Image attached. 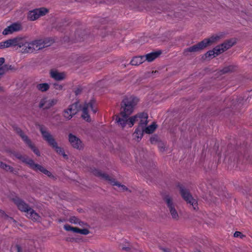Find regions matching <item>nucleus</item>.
Returning <instances> with one entry per match:
<instances>
[{"instance_id": "nucleus-1", "label": "nucleus", "mask_w": 252, "mask_h": 252, "mask_svg": "<svg viewBox=\"0 0 252 252\" xmlns=\"http://www.w3.org/2000/svg\"><path fill=\"white\" fill-rule=\"evenodd\" d=\"M139 100L137 97L133 95L127 96L123 100L120 115L116 116V122L122 128L125 127L128 124V116L133 111Z\"/></svg>"}, {"instance_id": "nucleus-2", "label": "nucleus", "mask_w": 252, "mask_h": 252, "mask_svg": "<svg viewBox=\"0 0 252 252\" xmlns=\"http://www.w3.org/2000/svg\"><path fill=\"white\" fill-rule=\"evenodd\" d=\"M51 41L46 39H35L28 42L26 37V43L23 44L21 52L23 53H34L38 51L49 46L51 44Z\"/></svg>"}, {"instance_id": "nucleus-3", "label": "nucleus", "mask_w": 252, "mask_h": 252, "mask_svg": "<svg viewBox=\"0 0 252 252\" xmlns=\"http://www.w3.org/2000/svg\"><path fill=\"white\" fill-rule=\"evenodd\" d=\"M40 130L43 139L48 144L51 146L58 154L62 155L64 158H67V156L65 154L63 149L58 146L57 142L50 133L46 131L42 127H40Z\"/></svg>"}, {"instance_id": "nucleus-4", "label": "nucleus", "mask_w": 252, "mask_h": 252, "mask_svg": "<svg viewBox=\"0 0 252 252\" xmlns=\"http://www.w3.org/2000/svg\"><path fill=\"white\" fill-rule=\"evenodd\" d=\"M236 41L235 39L228 40L220 45L217 46L213 50L209 51L206 54V57L214 58L216 56L223 53L232 47Z\"/></svg>"}, {"instance_id": "nucleus-5", "label": "nucleus", "mask_w": 252, "mask_h": 252, "mask_svg": "<svg viewBox=\"0 0 252 252\" xmlns=\"http://www.w3.org/2000/svg\"><path fill=\"white\" fill-rule=\"evenodd\" d=\"M25 43V36H17L0 42V49L12 47L19 48L21 51L23 44Z\"/></svg>"}, {"instance_id": "nucleus-6", "label": "nucleus", "mask_w": 252, "mask_h": 252, "mask_svg": "<svg viewBox=\"0 0 252 252\" xmlns=\"http://www.w3.org/2000/svg\"><path fill=\"white\" fill-rule=\"evenodd\" d=\"M221 38V35H216L210 37L209 38L204 39L203 41L188 48L187 51L190 52L199 51L207 46L212 44L218 41Z\"/></svg>"}, {"instance_id": "nucleus-7", "label": "nucleus", "mask_w": 252, "mask_h": 252, "mask_svg": "<svg viewBox=\"0 0 252 252\" xmlns=\"http://www.w3.org/2000/svg\"><path fill=\"white\" fill-rule=\"evenodd\" d=\"M82 118L87 122L91 121L90 114L91 113L95 114L97 112L95 102L92 99L89 102H86L83 105L82 108Z\"/></svg>"}, {"instance_id": "nucleus-8", "label": "nucleus", "mask_w": 252, "mask_h": 252, "mask_svg": "<svg viewBox=\"0 0 252 252\" xmlns=\"http://www.w3.org/2000/svg\"><path fill=\"white\" fill-rule=\"evenodd\" d=\"M148 115L145 113H141L129 118V123L127 125L128 127H132L136 122H139L140 128H144L148 123Z\"/></svg>"}, {"instance_id": "nucleus-9", "label": "nucleus", "mask_w": 252, "mask_h": 252, "mask_svg": "<svg viewBox=\"0 0 252 252\" xmlns=\"http://www.w3.org/2000/svg\"><path fill=\"white\" fill-rule=\"evenodd\" d=\"M164 201L166 203L168 210L172 218L175 220H179V216L177 211V207L173 202L172 198L168 196L165 197Z\"/></svg>"}, {"instance_id": "nucleus-10", "label": "nucleus", "mask_w": 252, "mask_h": 252, "mask_svg": "<svg viewBox=\"0 0 252 252\" xmlns=\"http://www.w3.org/2000/svg\"><path fill=\"white\" fill-rule=\"evenodd\" d=\"M180 193L184 200L188 203L192 205L194 210L197 208V202L196 200L192 197L186 189L183 187H180Z\"/></svg>"}, {"instance_id": "nucleus-11", "label": "nucleus", "mask_w": 252, "mask_h": 252, "mask_svg": "<svg viewBox=\"0 0 252 252\" xmlns=\"http://www.w3.org/2000/svg\"><path fill=\"white\" fill-rule=\"evenodd\" d=\"M48 12V10L44 7L35 9L29 11L28 15V19L30 21H34L41 16L45 15Z\"/></svg>"}, {"instance_id": "nucleus-12", "label": "nucleus", "mask_w": 252, "mask_h": 252, "mask_svg": "<svg viewBox=\"0 0 252 252\" xmlns=\"http://www.w3.org/2000/svg\"><path fill=\"white\" fill-rule=\"evenodd\" d=\"M79 104L78 102H75L70 105L68 107L65 109L63 111V117L67 120L71 119L74 115H75L79 110Z\"/></svg>"}, {"instance_id": "nucleus-13", "label": "nucleus", "mask_w": 252, "mask_h": 252, "mask_svg": "<svg viewBox=\"0 0 252 252\" xmlns=\"http://www.w3.org/2000/svg\"><path fill=\"white\" fill-rule=\"evenodd\" d=\"M17 133L21 137L24 142L33 151V152L38 156H40V152L34 146L31 140L25 135L20 129H16Z\"/></svg>"}, {"instance_id": "nucleus-14", "label": "nucleus", "mask_w": 252, "mask_h": 252, "mask_svg": "<svg viewBox=\"0 0 252 252\" xmlns=\"http://www.w3.org/2000/svg\"><path fill=\"white\" fill-rule=\"evenodd\" d=\"M68 140L71 146L77 150H82L84 148V144L81 139L76 135L70 133L68 135Z\"/></svg>"}, {"instance_id": "nucleus-15", "label": "nucleus", "mask_w": 252, "mask_h": 252, "mask_svg": "<svg viewBox=\"0 0 252 252\" xmlns=\"http://www.w3.org/2000/svg\"><path fill=\"white\" fill-rule=\"evenodd\" d=\"M22 29V26L21 23H14L4 29L2 32V34L4 35L11 34L15 32L21 31Z\"/></svg>"}, {"instance_id": "nucleus-16", "label": "nucleus", "mask_w": 252, "mask_h": 252, "mask_svg": "<svg viewBox=\"0 0 252 252\" xmlns=\"http://www.w3.org/2000/svg\"><path fill=\"white\" fill-rule=\"evenodd\" d=\"M57 102L58 100L55 98H43L40 100L39 107L43 109H48L56 105Z\"/></svg>"}, {"instance_id": "nucleus-17", "label": "nucleus", "mask_w": 252, "mask_h": 252, "mask_svg": "<svg viewBox=\"0 0 252 252\" xmlns=\"http://www.w3.org/2000/svg\"><path fill=\"white\" fill-rule=\"evenodd\" d=\"M28 165L32 169L35 171H40L49 177L52 175V174L50 171H48L42 166L38 164H35L32 159L28 161Z\"/></svg>"}, {"instance_id": "nucleus-18", "label": "nucleus", "mask_w": 252, "mask_h": 252, "mask_svg": "<svg viewBox=\"0 0 252 252\" xmlns=\"http://www.w3.org/2000/svg\"><path fill=\"white\" fill-rule=\"evenodd\" d=\"M28 165L32 169L35 171H40L49 177L52 175V174L50 171H48L42 166L38 164H35L32 159L28 161Z\"/></svg>"}, {"instance_id": "nucleus-19", "label": "nucleus", "mask_w": 252, "mask_h": 252, "mask_svg": "<svg viewBox=\"0 0 252 252\" xmlns=\"http://www.w3.org/2000/svg\"><path fill=\"white\" fill-rule=\"evenodd\" d=\"M28 165L32 169L35 171H40L49 177L52 175V174L50 171H48L42 166L38 164H35L32 159L28 161Z\"/></svg>"}, {"instance_id": "nucleus-20", "label": "nucleus", "mask_w": 252, "mask_h": 252, "mask_svg": "<svg viewBox=\"0 0 252 252\" xmlns=\"http://www.w3.org/2000/svg\"><path fill=\"white\" fill-rule=\"evenodd\" d=\"M98 175L102 176L103 178L108 180L112 185L117 186L118 187V189L120 191H125L127 190L128 189L125 186L121 185L107 175L98 172Z\"/></svg>"}, {"instance_id": "nucleus-21", "label": "nucleus", "mask_w": 252, "mask_h": 252, "mask_svg": "<svg viewBox=\"0 0 252 252\" xmlns=\"http://www.w3.org/2000/svg\"><path fill=\"white\" fill-rule=\"evenodd\" d=\"M12 200L18 209L22 212L26 213L31 208L24 201L17 197L12 198Z\"/></svg>"}, {"instance_id": "nucleus-22", "label": "nucleus", "mask_w": 252, "mask_h": 252, "mask_svg": "<svg viewBox=\"0 0 252 252\" xmlns=\"http://www.w3.org/2000/svg\"><path fill=\"white\" fill-rule=\"evenodd\" d=\"M64 229L68 231H72L75 233H80L84 235H87L89 233V231L86 228L79 229L77 227H73L68 224H65L63 226Z\"/></svg>"}, {"instance_id": "nucleus-23", "label": "nucleus", "mask_w": 252, "mask_h": 252, "mask_svg": "<svg viewBox=\"0 0 252 252\" xmlns=\"http://www.w3.org/2000/svg\"><path fill=\"white\" fill-rule=\"evenodd\" d=\"M50 74L51 78L56 81H62L66 78V74L64 72H59L56 70H51Z\"/></svg>"}, {"instance_id": "nucleus-24", "label": "nucleus", "mask_w": 252, "mask_h": 252, "mask_svg": "<svg viewBox=\"0 0 252 252\" xmlns=\"http://www.w3.org/2000/svg\"><path fill=\"white\" fill-rule=\"evenodd\" d=\"M120 249L124 251L133 252L136 250L126 240H123L119 246Z\"/></svg>"}, {"instance_id": "nucleus-25", "label": "nucleus", "mask_w": 252, "mask_h": 252, "mask_svg": "<svg viewBox=\"0 0 252 252\" xmlns=\"http://www.w3.org/2000/svg\"><path fill=\"white\" fill-rule=\"evenodd\" d=\"M26 215L28 218L34 221H39L41 220L40 216L31 208L29 209Z\"/></svg>"}, {"instance_id": "nucleus-26", "label": "nucleus", "mask_w": 252, "mask_h": 252, "mask_svg": "<svg viewBox=\"0 0 252 252\" xmlns=\"http://www.w3.org/2000/svg\"><path fill=\"white\" fill-rule=\"evenodd\" d=\"M145 61V57L144 56L135 57L132 58L130 64L132 65H138Z\"/></svg>"}, {"instance_id": "nucleus-27", "label": "nucleus", "mask_w": 252, "mask_h": 252, "mask_svg": "<svg viewBox=\"0 0 252 252\" xmlns=\"http://www.w3.org/2000/svg\"><path fill=\"white\" fill-rule=\"evenodd\" d=\"M143 132H144V128L138 127L133 134L134 139L137 141L140 140L143 137Z\"/></svg>"}, {"instance_id": "nucleus-28", "label": "nucleus", "mask_w": 252, "mask_h": 252, "mask_svg": "<svg viewBox=\"0 0 252 252\" xmlns=\"http://www.w3.org/2000/svg\"><path fill=\"white\" fill-rule=\"evenodd\" d=\"M160 54V52H152L149 54H147L145 56H144L145 57V61H147L148 62H152L155 59H156Z\"/></svg>"}, {"instance_id": "nucleus-29", "label": "nucleus", "mask_w": 252, "mask_h": 252, "mask_svg": "<svg viewBox=\"0 0 252 252\" xmlns=\"http://www.w3.org/2000/svg\"><path fill=\"white\" fill-rule=\"evenodd\" d=\"M36 88L37 90L44 92L47 91L50 88V85L46 83H39L36 85Z\"/></svg>"}, {"instance_id": "nucleus-30", "label": "nucleus", "mask_w": 252, "mask_h": 252, "mask_svg": "<svg viewBox=\"0 0 252 252\" xmlns=\"http://www.w3.org/2000/svg\"><path fill=\"white\" fill-rule=\"evenodd\" d=\"M69 221L71 223L78 224L81 226H85L86 225V223L81 221L79 219L74 216L70 217L69 219Z\"/></svg>"}, {"instance_id": "nucleus-31", "label": "nucleus", "mask_w": 252, "mask_h": 252, "mask_svg": "<svg viewBox=\"0 0 252 252\" xmlns=\"http://www.w3.org/2000/svg\"><path fill=\"white\" fill-rule=\"evenodd\" d=\"M157 128V125L155 123H153L150 126L145 127L144 128V131L147 134H150L153 133Z\"/></svg>"}, {"instance_id": "nucleus-32", "label": "nucleus", "mask_w": 252, "mask_h": 252, "mask_svg": "<svg viewBox=\"0 0 252 252\" xmlns=\"http://www.w3.org/2000/svg\"><path fill=\"white\" fill-rule=\"evenodd\" d=\"M14 156L16 158L21 160L22 162L26 163L27 164H28V161L29 160H32V159L29 158L27 157H23L21 154L18 153L15 154Z\"/></svg>"}, {"instance_id": "nucleus-33", "label": "nucleus", "mask_w": 252, "mask_h": 252, "mask_svg": "<svg viewBox=\"0 0 252 252\" xmlns=\"http://www.w3.org/2000/svg\"><path fill=\"white\" fill-rule=\"evenodd\" d=\"M0 167L6 170V171H13V168L10 167L9 165H8L5 163H3L1 161H0Z\"/></svg>"}, {"instance_id": "nucleus-34", "label": "nucleus", "mask_w": 252, "mask_h": 252, "mask_svg": "<svg viewBox=\"0 0 252 252\" xmlns=\"http://www.w3.org/2000/svg\"><path fill=\"white\" fill-rule=\"evenodd\" d=\"M233 69H234V67L233 66H228L225 67L224 68H223L221 70V71L222 72V73H225L232 71L233 70Z\"/></svg>"}, {"instance_id": "nucleus-35", "label": "nucleus", "mask_w": 252, "mask_h": 252, "mask_svg": "<svg viewBox=\"0 0 252 252\" xmlns=\"http://www.w3.org/2000/svg\"><path fill=\"white\" fill-rule=\"evenodd\" d=\"M11 251L15 252H20L22 251L21 247L18 245H15L11 248Z\"/></svg>"}, {"instance_id": "nucleus-36", "label": "nucleus", "mask_w": 252, "mask_h": 252, "mask_svg": "<svg viewBox=\"0 0 252 252\" xmlns=\"http://www.w3.org/2000/svg\"><path fill=\"white\" fill-rule=\"evenodd\" d=\"M0 214L3 215L4 218L8 220L10 222H15V220L12 218L8 217L7 215H6L4 212L2 211H0Z\"/></svg>"}, {"instance_id": "nucleus-37", "label": "nucleus", "mask_w": 252, "mask_h": 252, "mask_svg": "<svg viewBox=\"0 0 252 252\" xmlns=\"http://www.w3.org/2000/svg\"><path fill=\"white\" fill-rule=\"evenodd\" d=\"M234 237L235 238H240L241 239H243L246 236L245 235H243L241 232L240 231H236L233 235Z\"/></svg>"}, {"instance_id": "nucleus-38", "label": "nucleus", "mask_w": 252, "mask_h": 252, "mask_svg": "<svg viewBox=\"0 0 252 252\" xmlns=\"http://www.w3.org/2000/svg\"><path fill=\"white\" fill-rule=\"evenodd\" d=\"M53 86L54 88L56 90L61 91L63 88V85L59 83H54Z\"/></svg>"}, {"instance_id": "nucleus-39", "label": "nucleus", "mask_w": 252, "mask_h": 252, "mask_svg": "<svg viewBox=\"0 0 252 252\" xmlns=\"http://www.w3.org/2000/svg\"><path fill=\"white\" fill-rule=\"evenodd\" d=\"M150 142L153 144H156L157 143L158 144V142H158V137L156 135H154V136H152L150 138Z\"/></svg>"}, {"instance_id": "nucleus-40", "label": "nucleus", "mask_w": 252, "mask_h": 252, "mask_svg": "<svg viewBox=\"0 0 252 252\" xmlns=\"http://www.w3.org/2000/svg\"><path fill=\"white\" fill-rule=\"evenodd\" d=\"M158 147L160 151L163 152L164 151L165 146V144L163 143H162L161 142H158Z\"/></svg>"}, {"instance_id": "nucleus-41", "label": "nucleus", "mask_w": 252, "mask_h": 252, "mask_svg": "<svg viewBox=\"0 0 252 252\" xmlns=\"http://www.w3.org/2000/svg\"><path fill=\"white\" fill-rule=\"evenodd\" d=\"M7 69V67L6 66H2L0 67V76L3 74Z\"/></svg>"}, {"instance_id": "nucleus-42", "label": "nucleus", "mask_w": 252, "mask_h": 252, "mask_svg": "<svg viewBox=\"0 0 252 252\" xmlns=\"http://www.w3.org/2000/svg\"><path fill=\"white\" fill-rule=\"evenodd\" d=\"M4 59L3 58H0V66L4 63Z\"/></svg>"}, {"instance_id": "nucleus-43", "label": "nucleus", "mask_w": 252, "mask_h": 252, "mask_svg": "<svg viewBox=\"0 0 252 252\" xmlns=\"http://www.w3.org/2000/svg\"><path fill=\"white\" fill-rule=\"evenodd\" d=\"M75 93H76V94H78V93H79V90H77V91H76Z\"/></svg>"}, {"instance_id": "nucleus-44", "label": "nucleus", "mask_w": 252, "mask_h": 252, "mask_svg": "<svg viewBox=\"0 0 252 252\" xmlns=\"http://www.w3.org/2000/svg\"><path fill=\"white\" fill-rule=\"evenodd\" d=\"M163 251H164V252H166V250H163Z\"/></svg>"}]
</instances>
